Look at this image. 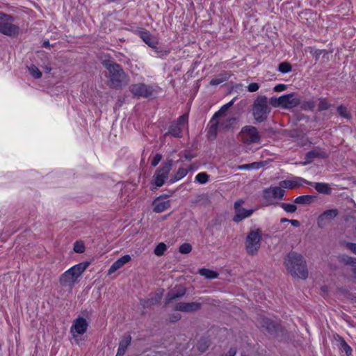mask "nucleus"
Wrapping results in <instances>:
<instances>
[{"label": "nucleus", "mask_w": 356, "mask_h": 356, "mask_svg": "<svg viewBox=\"0 0 356 356\" xmlns=\"http://www.w3.org/2000/svg\"><path fill=\"white\" fill-rule=\"evenodd\" d=\"M103 65L106 69L108 74L107 86L113 89H120L127 82V75L122 67L111 60L103 61Z\"/></svg>", "instance_id": "obj_1"}, {"label": "nucleus", "mask_w": 356, "mask_h": 356, "mask_svg": "<svg viewBox=\"0 0 356 356\" xmlns=\"http://www.w3.org/2000/svg\"><path fill=\"white\" fill-rule=\"evenodd\" d=\"M287 270L295 277L305 280L308 277L307 263L302 254L290 252L284 259Z\"/></svg>", "instance_id": "obj_2"}, {"label": "nucleus", "mask_w": 356, "mask_h": 356, "mask_svg": "<svg viewBox=\"0 0 356 356\" xmlns=\"http://www.w3.org/2000/svg\"><path fill=\"white\" fill-rule=\"evenodd\" d=\"M90 262H82L76 264L63 273L60 278L59 282L64 287L72 288L77 282L78 278L88 267Z\"/></svg>", "instance_id": "obj_3"}, {"label": "nucleus", "mask_w": 356, "mask_h": 356, "mask_svg": "<svg viewBox=\"0 0 356 356\" xmlns=\"http://www.w3.org/2000/svg\"><path fill=\"white\" fill-rule=\"evenodd\" d=\"M15 17L0 11V33L10 38L17 37L19 32V26L13 24Z\"/></svg>", "instance_id": "obj_4"}, {"label": "nucleus", "mask_w": 356, "mask_h": 356, "mask_svg": "<svg viewBox=\"0 0 356 356\" xmlns=\"http://www.w3.org/2000/svg\"><path fill=\"white\" fill-rule=\"evenodd\" d=\"M252 108L254 119L259 122L265 121L270 111L268 104V99L265 96H259L254 100Z\"/></svg>", "instance_id": "obj_5"}, {"label": "nucleus", "mask_w": 356, "mask_h": 356, "mask_svg": "<svg viewBox=\"0 0 356 356\" xmlns=\"http://www.w3.org/2000/svg\"><path fill=\"white\" fill-rule=\"evenodd\" d=\"M261 238L262 232L260 229L257 228L249 232L245 241V250L248 254L254 255L258 252Z\"/></svg>", "instance_id": "obj_6"}, {"label": "nucleus", "mask_w": 356, "mask_h": 356, "mask_svg": "<svg viewBox=\"0 0 356 356\" xmlns=\"http://www.w3.org/2000/svg\"><path fill=\"white\" fill-rule=\"evenodd\" d=\"M172 166V160L169 159L163 161L160 167L156 170L152 181V184L155 186V188H160L164 184L165 180L168 178Z\"/></svg>", "instance_id": "obj_7"}, {"label": "nucleus", "mask_w": 356, "mask_h": 356, "mask_svg": "<svg viewBox=\"0 0 356 356\" xmlns=\"http://www.w3.org/2000/svg\"><path fill=\"white\" fill-rule=\"evenodd\" d=\"M188 116L187 114L179 116L177 120L170 124L168 131L165 134V135H170L175 138L182 137L183 129L185 125L188 123Z\"/></svg>", "instance_id": "obj_8"}, {"label": "nucleus", "mask_w": 356, "mask_h": 356, "mask_svg": "<svg viewBox=\"0 0 356 356\" xmlns=\"http://www.w3.org/2000/svg\"><path fill=\"white\" fill-rule=\"evenodd\" d=\"M257 323L259 327L273 336H276L282 329V326L279 323L264 316L258 318Z\"/></svg>", "instance_id": "obj_9"}, {"label": "nucleus", "mask_w": 356, "mask_h": 356, "mask_svg": "<svg viewBox=\"0 0 356 356\" xmlns=\"http://www.w3.org/2000/svg\"><path fill=\"white\" fill-rule=\"evenodd\" d=\"M285 195V191L280 186H270L266 188L262 192V198L268 205L273 204V200H282Z\"/></svg>", "instance_id": "obj_10"}, {"label": "nucleus", "mask_w": 356, "mask_h": 356, "mask_svg": "<svg viewBox=\"0 0 356 356\" xmlns=\"http://www.w3.org/2000/svg\"><path fill=\"white\" fill-rule=\"evenodd\" d=\"M129 90L133 95L138 97L148 98L154 94L152 86L142 83L132 84Z\"/></svg>", "instance_id": "obj_11"}, {"label": "nucleus", "mask_w": 356, "mask_h": 356, "mask_svg": "<svg viewBox=\"0 0 356 356\" xmlns=\"http://www.w3.org/2000/svg\"><path fill=\"white\" fill-rule=\"evenodd\" d=\"M244 202L245 201L243 199H239L234 204L235 214L233 217V221L235 222H239L243 219L250 217L254 211V209H246L243 208L241 206Z\"/></svg>", "instance_id": "obj_12"}, {"label": "nucleus", "mask_w": 356, "mask_h": 356, "mask_svg": "<svg viewBox=\"0 0 356 356\" xmlns=\"http://www.w3.org/2000/svg\"><path fill=\"white\" fill-rule=\"evenodd\" d=\"M242 139L245 143H257L260 141L261 136L256 127L245 126L241 131Z\"/></svg>", "instance_id": "obj_13"}, {"label": "nucleus", "mask_w": 356, "mask_h": 356, "mask_svg": "<svg viewBox=\"0 0 356 356\" xmlns=\"http://www.w3.org/2000/svg\"><path fill=\"white\" fill-rule=\"evenodd\" d=\"M88 323L86 318L83 317H78L76 318L70 327V332L72 333L74 338L77 334H83L88 329Z\"/></svg>", "instance_id": "obj_14"}, {"label": "nucleus", "mask_w": 356, "mask_h": 356, "mask_svg": "<svg viewBox=\"0 0 356 356\" xmlns=\"http://www.w3.org/2000/svg\"><path fill=\"white\" fill-rule=\"evenodd\" d=\"M302 183H305L307 185H313V184H312L311 181H309L300 177H294L292 179H286L281 181L279 183V185L281 188H282V189H292L300 187L302 185Z\"/></svg>", "instance_id": "obj_15"}, {"label": "nucleus", "mask_w": 356, "mask_h": 356, "mask_svg": "<svg viewBox=\"0 0 356 356\" xmlns=\"http://www.w3.org/2000/svg\"><path fill=\"white\" fill-rule=\"evenodd\" d=\"M202 307V303L197 302H177L175 307L174 310L179 311L181 312L186 313H191L195 312L200 310Z\"/></svg>", "instance_id": "obj_16"}, {"label": "nucleus", "mask_w": 356, "mask_h": 356, "mask_svg": "<svg viewBox=\"0 0 356 356\" xmlns=\"http://www.w3.org/2000/svg\"><path fill=\"white\" fill-rule=\"evenodd\" d=\"M281 107L291 109L300 104V99L295 97L293 93L284 95L280 97Z\"/></svg>", "instance_id": "obj_17"}, {"label": "nucleus", "mask_w": 356, "mask_h": 356, "mask_svg": "<svg viewBox=\"0 0 356 356\" xmlns=\"http://www.w3.org/2000/svg\"><path fill=\"white\" fill-rule=\"evenodd\" d=\"M339 214L337 209H328L323 212L317 219V225L320 228H323L327 223L336 218Z\"/></svg>", "instance_id": "obj_18"}, {"label": "nucleus", "mask_w": 356, "mask_h": 356, "mask_svg": "<svg viewBox=\"0 0 356 356\" xmlns=\"http://www.w3.org/2000/svg\"><path fill=\"white\" fill-rule=\"evenodd\" d=\"M152 206L154 212L161 213L170 207L171 202L163 200V196L160 195L153 200Z\"/></svg>", "instance_id": "obj_19"}, {"label": "nucleus", "mask_w": 356, "mask_h": 356, "mask_svg": "<svg viewBox=\"0 0 356 356\" xmlns=\"http://www.w3.org/2000/svg\"><path fill=\"white\" fill-rule=\"evenodd\" d=\"M138 35L142 40L149 47H155V44H158L157 39L154 37L149 31L141 29L138 31Z\"/></svg>", "instance_id": "obj_20"}, {"label": "nucleus", "mask_w": 356, "mask_h": 356, "mask_svg": "<svg viewBox=\"0 0 356 356\" xmlns=\"http://www.w3.org/2000/svg\"><path fill=\"white\" fill-rule=\"evenodd\" d=\"M186 293V289L184 287L175 288L173 290L169 291L166 295L165 304H169L172 301L183 297Z\"/></svg>", "instance_id": "obj_21"}, {"label": "nucleus", "mask_w": 356, "mask_h": 356, "mask_svg": "<svg viewBox=\"0 0 356 356\" xmlns=\"http://www.w3.org/2000/svg\"><path fill=\"white\" fill-rule=\"evenodd\" d=\"M131 260V257L129 254H125L118 259L109 268L108 274L115 273L117 270L122 268L125 264Z\"/></svg>", "instance_id": "obj_22"}, {"label": "nucleus", "mask_w": 356, "mask_h": 356, "mask_svg": "<svg viewBox=\"0 0 356 356\" xmlns=\"http://www.w3.org/2000/svg\"><path fill=\"white\" fill-rule=\"evenodd\" d=\"M193 170V165H190L188 168H179L177 171L171 177L170 183L173 184L187 175V174Z\"/></svg>", "instance_id": "obj_23"}, {"label": "nucleus", "mask_w": 356, "mask_h": 356, "mask_svg": "<svg viewBox=\"0 0 356 356\" xmlns=\"http://www.w3.org/2000/svg\"><path fill=\"white\" fill-rule=\"evenodd\" d=\"M336 340L338 343L337 345L340 351L344 352L346 356H352L353 350L351 347L346 343L344 339L342 337L337 335Z\"/></svg>", "instance_id": "obj_24"}, {"label": "nucleus", "mask_w": 356, "mask_h": 356, "mask_svg": "<svg viewBox=\"0 0 356 356\" xmlns=\"http://www.w3.org/2000/svg\"><path fill=\"white\" fill-rule=\"evenodd\" d=\"M161 296L159 294H154L151 296L147 299H140V304L143 308H147L152 305H156L160 302Z\"/></svg>", "instance_id": "obj_25"}, {"label": "nucleus", "mask_w": 356, "mask_h": 356, "mask_svg": "<svg viewBox=\"0 0 356 356\" xmlns=\"http://www.w3.org/2000/svg\"><path fill=\"white\" fill-rule=\"evenodd\" d=\"M312 184H313L312 186H314L316 191L319 193L324 195H330L332 193V189L327 183L312 182Z\"/></svg>", "instance_id": "obj_26"}, {"label": "nucleus", "mask_w": 356, "mask_h": 356, "mask_svg": "<svg viewBox=\"0 0 356 356\" xmlns=\"http://www.w3.org/2000/svg\"><path fill=\"white\" fill-rule=\"evenodd\" d=\"M220 117H215V114L213 115L212 118L209 122V128L208 130V135L209 136H212L213 138H216L217 135V130L218 127V118Z\"/></svg>", "instance_id": "obj_27"}, {"label": "nucleus", "mask_w": 356, "mask_h": 356, "mask_svg": "<svg viewBox=\"0 0 356 356\" xmlns=\"http://www.w3.org/2000/svg\"><path fill=\"white\" fill-rule=\"evenodd\" d=\"M231 74L229 72H224L211 79L210 81V84L211 86H218L221 83L228 80Z\"/></svg>", "instance_id": "obj_28"}, {"label": "nucleus", "mask_w": 356, "mask_h": 356, "mask_svg": "<svg viewBox=\"0 0 356 356\" xmlns=\"http://www.w3.org/2000/svg\"><path fill=\"white\" fill-rule=\"evenodd\" d=\"M327 154L324 152L312 150L306 154L305 159L308 163L312 161L315 158H325Z\"/></svg>", "instance_id": "obj_29"}, {"label": "nucleus", "mask_w": 356, "mask_h": 356, "mask_svg": "<svg viewBox=\"0 0 356 356\" xmlns=\"http://www.w3.org/2000/svg\"><path fill=\"white\" fill-rule=\"evenodd\" d=\"M198 273L200 275L207 279L212 280L218 277V273L217 272L205 268H200Z\"/></svg>", "instance_id": "obj_30"}, {"label": "nucleus", "mask_w": 356, "mask_h": 356, "mask_svg": "<svg viewBox=\"0 0 356 356\" xmlns=\"http://www.w3.org/2000/svg\"><path fill=\"white\" fill-rule=\"evenodd\" d=\"M315 198L313 195H300L297 197L294 200V203L298 204H309L312 202L314 199Z\"/></svg>", "instance_id": "obj_31"}, {"label": "nucleus", "mask_w": 356, "mask_h": 356, "mask_svg": "<svg viewBox=\"0 0 356 356\" xmlns=\"http://www.w3.org/2000/svg\"><path fill=\"white\" fill-rule=\"evenodd\" d=\"M340 261L344 265L350 266L353 268H356V258L348 255H342L340 257Z\"/></svg>", "instance_id": "obj_32"}, {"label": "nucleus", "mask_w": 356, "mask_h": 356, "mask_svg": "<svg viewBox=\"0 0 356 356\" xmlns=\"http://www.w3.org/2000/svg\"><path fill=\"white\" fill-rule=\"evenodd\" d=\"M331 104L327 100L326 98H319V102L318 105V111H323L328 110L331 107Z\"/></svg>", "instance_id": "obj_33"}, {"label": "nucleus", "mask_w": 356, "mask_h": 356, "mask_svg": "<svg viewBox=\"0 0 356 356\" xmlns=\"http://www.w3.org/2000/svg\"><path fill=\"white\" fill-rule=\"evenodd\" d=\"M210 345L209 340L205 337H202L197 343V348L201 352H204L207 350Z\"/></svg>", "instance_id": "obj_34"}, {"label": "nucleus", "mask_w": 356, "mask_h": 356, "mask_svg": "<svg viewBox=\"0 0 356 356\" xmlns=\"http://www.w3.org/2000/svg\"><path fill=\"white\" fill-rule=\"evenodd\" d=\"M151 48L154 49L157 56L161 58H165L170 54V50L164 49L161 47H158L157 44H155V47Z\"/></svg>", "instance_id": "obj_35"}, {"label": "nucleus", "mask_w": 356, "mask_h": 356, "mask_svg": "<svg viewBox=\"0 0 356 356\" xmlns=\"http://www.w3.org/2000/svg\"><path fill=\"white\" fill-rule=\"evenodd\" d=\"M209 175L204 172L198 173L195 177V181L201 184H206L209 181Z\"/></svg>", "instance_id": "obj_36"}, {"label": "nucleus", "mask_w": 356, "mask_h": 356, "mask_svg": "<svg viewBox=\"0 0 356 356\" xmlns=\"http://www.w3.org/2000/svg\"><path fill=\"white\" fill-rule=\"evenodd\" d=\"M281 208L287 213H294L297 210V207L294 204H289L285 202H282L280 204Z\"/></svg>", "instance_id": "obj_37"}, {"label": "nucleus", "mask_w": 356, "mask_h": 356, "mask_svg": "<svg viewBox=\"0 0 356 356\" xmlns=\"http://www.w3.org/2000/svg\"><path fill=\"white\" fill-rule=\"evenodd\" d=\"M30 74L35 79H40L42 76V72L35 65H31L28 67Z\"/></svg>", "instance_id": "obj_38"}, {"label": "nucleus", "mask_w": 356, "mask_h": 356, "mask_svg": "<svg viewBox=\"0 0 356 356\" xmlns=\"http://www.w3.org/2000/svg\"><path fill=\"white\" fill-rule=\"evenodd\" d=\"M234 99L223 105L219 111L215 113V117H221L234 104Z\"/></svg>", "instance_id": "obj_39"}, {"label": "nucleus", "mask_w": 356, "mask_h": 356, "mask_svg": "<svg viewBox=\"0 0 356 356\" xmlns=\"http://www.w3.org/2000/svg\"><path fill=\"white\" fill-rule=\"evenodd\" d=\"M337 112L339 115L346 119H350L351 118L350 113L348 111L347 108L343 105H339L337 107Z\"/></svg>", "instance_id": "obj_40"}, {"label": "nucleus", "mask_w": 356, "mask_h": 356, "mask_svg": "<svg viewBox=\"0 0 356 356\" xmlns=\"http://www.w3.org/2000/svg\"><path fill=\"white\" fill-rule=\"evenodd\" d=\"M167 250V245L164 243H159L154 250V253L156 256H161Z\"/></svg>", "instance_id": "obj_41"}, {"label": "nucleus", "mask_w": 356, "mask_h": 356, "mask_svg": "<svg viewBox=\"0 0 356 356\" xmlns=\"http://www.w3.org/2000/svg\"><path fill=\"white\" fill-rule=\"evenodd\" d=\"M235 121L236 118L234 117L227 118V119L220 122V126L224 129H228L232 126Z\"/></svg>", "instance_id": "obj_42"}, {"label": "nucleus", "mask_w": 356, "mask_h": 356, "mask_svg": "<svg viewBox=\"0 0 356 356\" xmlns=\"http://www.w3.org/2000/svg\"><path fill=\"white\" fill-rule=\"evenodd\" d=\"M278 70L282 73H288L292 70V66L289 62L280 63Z\"/></svg>", "instance_id": "obj_43"}, {"label": "nucleus", "mask_w": 356, "mask_h": 356, "mask_svg": "<svg viewBox=\"0 0 356 356\" xmlns=\"http://www.w3.org/2000/svg\"><path fill=\"white\" fill-rule=\"evenodd\" d=\"M131 341V337L130 334L124 336L119 343V347L127 349Z\"/></svg>", "instance_id": "obj_44"}, {"label": "nucleus", "mask_w": 356, "mask_h": 356, "mask_svg": "<svg viewBox=\"0 0 356 356\" xmlns=\"http://www.w3.org/2000/svg\"><path fill=\"white\" fill-rule=\"evenodd\" d=\"M85 245L83 241H77L74 243V251L76 253H83L85 251Z\"/></svg>", "instance_id": "obj_45"}, {"label": "nucleus", "mask_w": 356, "mask_h": 356, "mask_svg": "<svg viewBox=\"0 0 356 356\" xmlns=\"http://www.w3.org/2000/svg\"><path fill=\"white\" fill-rule=\"evenodd\" d=\"M192 250V246L188 243L181 244L179 248V251L181 254H188Z\"/></svg>", "instance_id": "obj_46"}, {"label": "nucleus", "mask_w": 356, "mask_h": 356, "mask_svg": "<svg viewBox=\"0 0 356 356\" xmlns=\"http://www.w3.org/2000/svg\"><path fill=\"white\" fill-rule=\"evenodd\" d=\"M316 106V103L313 100L305 101L302 104L301 108L303 110L312 111Z\"/></svg>", "instance_id": "obj_47"}, {"label": "nucleus", "mask_w": 356, "mask_h": 356, "mask_svg": "<svg viewBox=\"0 0 356 356\" xmlns=\"http://www.w3.org/2000/svg\"><path fill=\"white\" fill-rule=\"evenodd\" d=\"M162 159V155L159 153L156 154L151 161V165L156 167Z\"/></svg>", "instance_id": "obj_48"}, {"label": "nucleus", "mask_w": 356, "mask_h": 356, "mask_svg": "<svg viewBox=\"0 0 356 356\" xmlns=\"http://www.w3.org/2000/svg\"><path fill=\"white\" fill-rule=\"evenodd\" d=\"M247 88L250 92H256L259 90V85L257 83H251L248 86Z\"/></svg>", "instance_id": "obj_49"}, {"label": "nucleus", "mask_w": 356, "mask_h": 356, "mask_svg": "<svg viewBox=\"0 0 356 356\" xmlns=\"http://www.w3.org/2000/svg\"><path fill=\"white\" fill-rule=\"evenodd\" d=\"M270 103L272 106L275 107L281 106V102L280 101V97H271L270 99Z\"/></svg>", "instance_id": "obj_50"}, {"label": "nucleus", "mask_w": 356, "mask_h": 356, "mask_svg": "<svg viewBox=\"0 0 356 356\" xmlns=\"http://www.w3.org/2000/svg\"><path fill=\"white\" fill-rule=\"evenodd\" d=\"M181 319V315L178 313L173 314L170 316L169 321L171 323H175Z\"/></svg>", "instance_id": "obj_51"}, {"label": "nucleus", "mask_w": 356, "mask_h": 356, "mask_svg": "<svg viewBox=\"0 0 356 356\" xmlns=\"http://www.w3.org/2000/svg\"><path fill=\"white\" fill-rule=\"evenodd\" d=\"M346 248L356 254V243L348 242L346 243Z\"/></svg>", "instance_id": "obj_52"}, {"label": "nucleus", "mask_w": 356, "mask_h": 356, "mask_svg": "<svg viewBox=\"0 0 356 356\" xmlns=\"http://www.w3.org/2000/svg\"><path fill=\"white\" fill-rule=\"evenodd\" d=\"M236 353V349L235 348H230L229 350L224 353L222 356H235Z\"/></svg>", "instance_id": "obj_53"}, {"label": "nucleus", "mask_w": 356, "mask_h": 356, "mask_svg": "<svg viewBox=\"0 0 356 356\" xmlns=\"http://www.w3.org/2000/svg\"><path fill=\"white\" fill-rule=\"evenodd\" d=\"M286 89V86L284 84H278L275 86L274 90L276 92H281Z\"/></svg>", "instance_id": "obj_54"}, {"label": "nucleus", "mask_w": 356, "mask_h": 356, "mask_svg": "<svg viewBox=\"0 0 356 356\" xmlns=\"http://www.w3.org/2000/svg\"><path fill=\"white\" fill-rule=\"evenodd\" d=\"M324 51L325 50L316 49L312 53V55L315 57L316 60H318Z\"/></svg>", "instance_id": "obj_55"}, {"label": "nucleus", "mask_w": 356, "mask_h": 356, "mask_svg": "<svg viewBox=\"0 0 356 356\" xmlns=\"http://www.w3.org/2000/svg\"><path fill=\"white\" fill-rule=\"evenodd\" d=\"M238 170H250V164L240 165L236 167Z\"/></svg>", "instance_id": "obj_56"}, {"label": "nucleus", "mask_w": 356, "mask_h": 356, "mask_svg": "<svg viewBox=\"0 0 356 356\" xmlns=\"http://www.w3.org/2000/svg\"><path fill=\"white\" fill-rule=\"evenodd\" d=\"M250 165V169H257L259 168L261 166V163L259 162H253L252 163H249Z\"/></svg>", "instance_id": "obj_57"}, {"label": "nucleus", "mask_w": 356, "mask_h": 356, "mask_svg": "<svg viewBox=\"0 0 356 356\" xmlns=\"http://www.w3.org/2000/svg\"><path fill=\"white\" fill-rule=\"evenodd\" d=\"M184 156L187 160H191L194 157L189 152H185Z\"/></svg>", "instance_id": "obj_58"}, {"label": "nucleus", "mask_w": 356, "mask_h": 356, "mask_svg": "<svg viewBox=\"0 0 356 356\" xmlns=\"http://www.w3.org/2000/svg\"><path fill=\"white\" fill-rule=\"evenodd\" d=\"M289 222H290L293 226L294 227H299L300 223L298 220H289Z\"/></svg>", "instance_id": "obj_59"}, {"label": "nucleus", "mask_w": 356, "mask_h": 356, "mask_svg": "<svg viewBox=\"0 0 356 356\" xmlns=\"http://www.w3.org/2000/svg\"><path fill=\"white\" fill-rule=\"evenodd\" d=\"M126 350L127 349L125 348H120L118 346V355H124L126 353Z\"/></svg>", "instance_id": "obj_60"}, {"label": "nucleus", "mask_w": 356, "mask_h": 356, "mask_svg": "<svg viewBox=\"0 0 356 356\" xmlns=\"http://www.w3.org/2000/svg\"><path fill=\"white\" fill-rule=\"evenodd\" d=\"M42 47H45V48H49L50 47L49 41V40L44 41V42L42 43Z\"/></svg>", "instance_id": "obj_61"}, {"label": "nucleus", "mask_w": 356, "mask_h": 356, "mask_svg": "<svg viewBox=\"0 0 356 356\" xmlns=\"http://www.w3.org/2000/svg\"><path fill=\"white\" fill-rule=\"evenodd\" d=\"M289 219H287V218H282V219H281V222H289Z\"/></svg>", "instance_id": "obj_62"}, {"label": "nucleus", "mask_w": 356, "mask_h": 356, "mask_svg": "<svg viewBox=\"0 0 356 356\" xmlns=\"http://www.w3.org/2000/svg\"><path fill=\"white\" fill-rule=\"evenodd\" d=\"M352 271H353V273L354 274L355 277H356V268H353Z\"/></svg>", "instance_id": "obj_63"}, {"label": "nucleus", "mask_w": 356, "mask_h": 356, "mask_svg": "<svg viewBox=\"0 0 356 356\" xmlns=\"http://www.w3.org/2000/svg\"><path fill=\"white\" fill-rule=\"evenodd\" d=\"M162 195L163 196V199L166 198V197H168L169 196L168 195Z\"/></svg>", "instance_id": "obj_64"}]
</instances>
